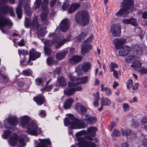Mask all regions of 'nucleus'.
<instances>
[{"label": "nucleus", "mask_w": 147, "mask_h": 147, "mask_svg": "<svg viewBox=\"0 0 147 147\" xmlns=\"http://www.w3.org/2000/svg\"><path fill=\"white\" fill-rule=\"evenodd\" d=\"M122 3V7L116 13V15L118 17L121 16L125 17L129 13V9L130 6L133 5L134 2L131 0H123Z\"/></svg>", "instance_id": "3"}, {"label": "nucleus", "mask_w": 147, "mask_h": 147, "mask_svg": "<svg viewBox=\"0 0 147 147\" xmlns=\"http://www.w3.org/2000/svg\"><path fill=\"white\" fill-rule=\"evenodd\" d=\"M49 2L48 0H43L42 4V8L43 11H47Z\"/></svg>", "instance_id": "41"}, {"label": "nucleus", "mask_w": 147, "mask_h": 147, "mask_svg": "<svg viewBox=\"0 0 147 147\" xmlns=\"http://www.w3.org/2000/svg\"><path fill=\"white\" fill-rule=\"evenodd\" d=\"M86 131L84 130H82L80 131H79L76 134V136L77 137H78L77 140H78V138L81 137H79V136L85 134H86Z\"/></svg>", "instance_id": "49"}, {"label": "nucleus", "mask_w": 147, "mask_h": 147, "mask_svg": "<svg viewBox=\"0 0 147 147\" xmlns=\"http://www.w3.org/2000/svg\"><path fill=\"white\" fill-rule=\"evenodd\" d=\"M120 133L118 130L115 129L113 131L111 135L114 136H119L120 135Z\"/></svg>", "instance_id": "50"}, {"label": "nucleus", "mask_w": 147, "mask_h": 147, "mask_svg": "<svg viewBox=\"0 0 147 147\" xmlns=\"http://www.w3.org/2000/svg\"><path fill=\"white\" fill-rule=\"evenodd\" d=\"M113 42L114 44L116 49L119 48L120 47L125 43L126 42V40L125 38H115L113 40Z\"/></svg>", "instance_id": "14"}, {"label": "nucleus", "mask_w": 147, "mask_h": 147, "mask_svg": "<svg viewBox=\"0 0 147 147\" xmlns=\"http://www.w3.org/2000/svg\"><path fill=\"white\" fill-rule=\"evenodd\" d=\"M111 67H110L111 69V70L113 68L114 69V68H116L118 67L117 65L113 62H111Z\"/></svg>", "instance_id": "60"}, {"label": "nucleus", "mask_w": 147, "mask_h": 147, "mask_svg": "<svg viewBox=\"0 0 147 147\" xmlns=\"http://www.w3.org/2000/svg\"><path fill=\"white\" fill-rule=\"evenodd\" d=\"M68 87L64 90V92L65 94L69 96H71L75 93L76 91H80L82 90L81 86H77L74 82H68Z\"/></svg>", "instance_id": "5"}, {"label": "nucleus", "mask_w": 147, "mask_h": 147, "mask_svg": "<svg viewBox=\"0 0 147 147\" xmlns=\"http://www.w3.org/2000/svg\"><path fill=\"white\" fill-rule=\"evenodd\" d=\"M46 115V111L44 110H42L40 113L39 115L42 118L45 116Z\"/></svg>", "instance_id": "64"}, {"label": "nucleus", "mask_w": 147, "mask_h": 147, "mask_svg": "<svg viewBox=\"0 0 147 147\" xmlns=\"http://www.w3.org/2000/svg\"><path fill=\"white\" fill-rule=\"evenodd\" d=\"M18 138V136L17 134H12L9 140V144L12 146H16Z\"/></svg>", "instance_id": "18"}, {"label": "nucleus", "mask_w": 147, "mask_h": 147, "mask_svg": "<svg viewBox=\"0 0 147 147\" xmlns=\"http://www.w3.org/2000/svg\"><path fill=\"white\" fill-rule=\"evenodd\" d=\"M22 3L20 2L18 5V6L16 9V13L18 17L20 19L22 17V13L21 11Z\"/></svg>", "instance_id": "37"}, {"label": "nucleus", "mask_w": 147, "mask_h": 147, "mask_svg": "<svg viewBox=\"0 0 147 147\" xmlns=\"http://www.w3.org/2000/svg\"><path fill=\"white\" fill-rule=\"evenodd\" d=\"M53 85L52 84L48 86H46L45 89L47 91H49L53 88Z\"/></svg>", "instance_id": "59"}, {"label": "nucleus", "mask_w": 147, "mask_h": 147, "mask_svg": "<svg viewBox=\"0 0 147 147\" xmlns=\"http://www.w3.org/2000/svg\"><path fill=\"white\" fill-rule=\"evenodd\" d=\"M69 79L71 81H72V82H77V79L75 78L72 74H70L69 75Z\"/></svg>", "instance_id": "55"}, {"label": "nucleus", "mask_w": 147, "mask_h": 147, "mask_svg": "<svg viewBox=\"0 0 147 147\" xmlns=\"http://www.w3.org/2000/svg\"><path fill=\"white\" fill-rule=\"evenodd\" d=\"M130 24L134 26H137L138 25L137 19L134 18H130Z\"/></svg>", "instance_id": "44"}, {"label": "nucleus", "mask_w": 147, "mask_h": 147, "mask_svg": "<svg viewBox=\"0 0 147 147\" xmlns=\"http://www.w3.org/2000/svg\"><path fill=\"white\" fill-rule=\"evenodd\" d=\"M101 90L102 91H105L107 95H110L112 93L111 89L107 87H104V85L103 84L101 85Z\"/></svg>", "instance_id": "38"}, {"label": "nucleus", "mask_w": 147, "mask_h": 147, "mask_svg": "<svg viewBox=\"0 0 147 147\" xmlns=\"http://www.w3.org/2000/svg\"><path fill=\"white\" fill-rule=\"evenodd\" d=\"M133 85V82L131 80H128L127 83V85L128 89L130 88Z\"/></svg>", "instance_id": "53"}, {"label": "nucleus", "mask_w": 147, "mask_h": 147, "mask_svg": "<svg viewBox=\"0 0 147 147\" xmlns=\"http://www.w3.org/2000/svg\"><path fill=\"white\" fill-rule=\"evenodd\" d=\"M74 101V100L72 98L66 99L63 104L64 108L65 109L70 108Z\"/></svg>", "instance_id": "31"}, {"label": "nucleus", "mask_w": 147, "mask_h": 147, "mask_svg": "<svg viewBox=\"0 0 147 147\" xmlns=\"http://www.w3.org/2000/svg\"><path fill=\"white\" fill-rule=\"evenodd\" d=\"M121 21L124 24H130V18L129 19H124L122 20Z\"/></svg>", "instance_id": "56"}, {"label": "nucleus", "mask_w": 147, "mask_h": 147, "mask_svg": "<svg viewBox=\"0 0 147 147\" xmlns=\"http://www.w3.org/2000/svg\"><path fill=\"white\" fill-rule=\"evenodd\" d=\"M67 53V51H64L61 52H58L56 54V59L58 60H61L65 58Z\"/></svg>", "instance_id": "24"}, {"label": "nucleus", "mask_w": 147, "mask_h": 147, "mask_svg": "<svg viewBox=\"0 0 147 147\" xmlns=\"http://www.w3.org/2000/svg\"><path fill=\"white\" fill-rule=\"evenodd\" d=\"M80 3H72L69 10H68V12L69 13H71L78 9L80 7Z\"/></svg>", "instance_id": "20"}, {"label": "nucleus", "mask_w": 147, "mask_h": 147, "mask_svg": "<svg viewBox=\"0 0 147 147\" xmlns=\"http://www.w3.org/2000/svg\"><path fill=\"white\" fill-rule=\"evenodd\" d=\"M88 123L92 124L95 123L96 122L97 119L95 117H88L86 119Z\"/></svg>", "instance_id": "39"}, {"label": "nucleus", "mask_w": 147, "mask_h": 147, "mask_svg": "<svg viewBox=\"0 0 147 147\" xmlns=\"http://www.w3.org/2000/svg\"><path fill=\"white\" fill-rule=\"evenodd\" d=\"M41 53L36 51L34 49H32L30 52L29 59L28 61V64L31 60H35L36 59L40 57Z\"/></svg>", "instance_id": "13"}, {"label": "nucleus", "mask_w": 147, "mask_h": 147, "mask_svg": "<svg viewBox=\"0 0 147 147\" xmlns=\"http://www.w3.org/2000/svg\"><path fill=\"white\" fill-rule=\"evenodd\" d=\"M93 36H90L84 42V43L86 42H89L92 41L93 39Z\"/></svg>", "instance_id": "61"}, {"label": "nucleus", "mask_w": 147, "mask_h": 147, "mask_svg": "<svg viewBox=\"0 0 147 147\" xmlns=\"http://www.w3.org/2000/svg\"><path fill=\"white\" fill-rule=\"evenodd\" d=\"M76 109L82 115H84L87 111V108L82 104L77 103L75 105Z\"/></svg>", "instance_id": "15"}, {"label": "nucleus", "mask_w": 147, "mask_h": 147, "mask_svg": "<svg viewBox=\"0 0 147 147\" xmlns=\"http://www.w3.org/2000/svg\"><path fill=\"white\" fill-rule=\"evenodd\" d=\"M81 57L78 56H76L73 57L70 59L69 61L71 64H75L79 62L81 59Z\"/></svg>", "instance_id": "34"}, {"label": "nucleus", "mask_w": 147, "mask_h": 147, "mask_svg": "<svg viewBox=\"0 0 147 147\" xmlns=\"http://www.w3.org/2000/svg\"><path fill=\"white\" fill-rule=\"evenodd\" d=\"M23 74L25 76H29L30 75V73L27 70H24L22 72Z\"/></svg>", "instance_id": "62"}, {"label": "nucleus", "mask_w": 147, "mask_h": 147, "mask_svg": "<svg viewBox=\"0 0 147 147\" xmlns=\"http://www.w3.org/2000/svg\"><path fill=\"white\" fill-rule=\"evenodd\" d=\"M12 25L13 24L9 19L0 16V29L3 33H6V30L10 28Z\"/></svg>", "instance_id": "6"}, {"label": "nucleus", "mask_w": 147, "mask_h": 147, "mask_svg": "<svg viewBox=\"0 0 147 147\" xmlns=\"http://www.w3.org/2000/svg\"><path fill=\"white\" fill-rule=\"evenodd\" d=\"M101 105L103 106H109L111 104V101L108 98H104L102 97L100 100Z\"/></svg>", "instance_id": "33"}, {"label": "nucleus", "mask_w": 147, "mask_h": 147, "mask_svg": "<svg viewBox=\"0 0 147 147\" xmlns=\"http://www.w3.org/2000/svg\"><path fill=\"white\" fill-rule=\"evenodd\" d=\"M123 108L125 111H127L129 108V106L127 103H124L123 105Z\"/></svg>", "instance_id": "57"}, {"label": "nucleus", "mask_w": 147, "mask_h": 147, "mask_svg": "<svg viewBox=\"0 0 147 147\" xmlns=\"http://www.w3.org/2000/svg\"><path fill=\"white\" fill-rule=\"evenodd\" d=\"M88 79V78L87 76L81 78H77V82H74V83L76 84V86L80 84H84L87 82Z\"/></svg>", "instance_id": "19"}, {"label": "nucleus", "mask_w": 147, "mask_h": 147, "mask_svg": "<svg viewBox=\"0 0 147 147\" xmlns=\"http://www.w3.org/2000/svg\"><path fill=\"white\" fill-rule=\"evenodd\" d=\"M34 100L38 105H41L44 103L45 99L42 96H39L34 98Z\"/></svg>", "instance_id": "27"}, {"label": "nucleus", "mask_w": 147, "mask_h": 147, "mask_svg": "<svg viewBox=\"0 0 147 147\" xmlns=\"http://www.w3.org/2000/svg\"><path fill=\"white\" fill-rule=\"evenodd\" d=\"M80 3H72L69 10H68V12L69 13H71L78 9L80 7Z\"/></svg>", "instance_id": "21"}, {"label": "nucleus", "mask_w": 147, "mask_h": 147, "mask_svg": "<svg viewBox=\"0 0 147 147\" xmlns=\"http://www.w3.org/2000/svg\"><path fill=\"white\" fill-rule=\"evenodd\" d=\"M69 20L67 18L63 19L60 24V29L64 32L67 31L70 26Z\"/></svg>", "instance_id": "12"}, {"label": "nucleus", "mask_w": 147, "mask_h": 147, "mask_svg": "<svg viewBox=\"0 0 147 147\" xmlns=\"http://www.w3.org/2000/svg\"><path fill=\"white\" fill-rule=\"evenodd\" d=\"M121 132L124 136H126L127 137L131 136V138L135 136V135L134 132H132L128 129H122Z\"/></svg>", "instance_id": "26"}, {"label": "nucleus", "mask_w": 147, "mask_h": 147, "mask_svg": "<svg viewBox=\"0 0 147 147\" xmlns=\"http://www.w3.org/2000/svg\"><path fill=\"white\" fill-rule=\"evenodd\" d=\"M92 45L90 44H86L81 47V52L82 54L84 55L88 52L92 48Z\"/></svg>", "instance_id": "22"}, {"label": "nucleus", "mask_w": 147, "mask_h": 147, "mask_svg": "<svg viewBox=\"0 0 147 147\" xmlns=\"http://www.w3.org/2000/svg\"><path fill=\"white\" fill-rule=\"evenodd\" d=\"M91 64L88 62L84 63L82 65V70L84 72H87L91 67Z\"/></svg>", "instance_id": "36"}, {"label": "nucleus", "mask_w": 147, "mask_h": 147, "mask_svg": "<svg viewBox=\"0 0 147 147\" xmlns=\"http://www.w3.org/2000/svg\"><path fill=\"white\" fill-rule=\"evenodd\" d=\"M69 5V3L68 2H65L63 4L62 8L63 11L66 10Z\"/></svg>", "instance_id": "51"}, {"label": "nucleus", "mask_w": 147, "mask_h": 147, "mask_svg": "<svg viewBox=\"0 0 147 147\" xmlns=\"http://www.w3.org/2000/svg\"><path fill=\"white\" fill-rule=\"evenodd\" d=\"M88 14L86 11H78L75 16V20L79 25L85 26L89 22Z\"/></svg>", "instance_id": "4"}, {"label": "nucleus", "mask_w": 147, "mask_h": 147, "mask_svg": "<svg viewBox=\"0 0 147 147\" xmlns=\"http://www.w3.org/2000/svg\"><path fill=\"white\" fill-rule=\"evenodd\" d=\"M9 8L7 5L1 4L0 3V13L1 14H5L8 13Z\"/></svg>", "instance_id": "29"}, {"label": "nucleus", "mask_w": 147, "mask_h": 147, "mask_svg": "<svg viewBox=\"0 0 147 147\" xmlns=\"http://www.w3.org/2000/svg\"><path fill=\"white\" fill-rule=\"evenodd\" d=\"M133 126L135 127H137L138 126L139 123L138 121H134L133 122Z\"/></svg>", "instance_id": "63"}, {"label": "nucleus", "mask_w": 147, "mask_h": 147, "mask_svg": "<svg viewBox=\"0 0 147 147\" xmlns=\"http://www.w3.org/2000/svg\"><path fill=\"white\" fill-rule=\"evenodd\" d=\"M70 39V37L69 36L65 39H63L62 40H60L59 41L58 40V42H58V43L57 45V44L56 45V48L57 49L60 47L61 46L63 45L65 42L69 41Z\"/></svg>", "instance_id": "32"}, {"label": "nucleus", "mask_w": 147, "mask_h": 147, "mask_svg": "<svg viewBox=\"0 0 147 147\" xmlns=\"http://www.w3.org/2000/svg\"><path fill=\"white\" fill-rule=\"evenodd\" d=\"M30 9V7L29 5L28 4L26 5L24 7V10L26 14L28 16L31 15V11Z\"/></svg>", "instance_id": "43"}, {"label": "nucleus", "mask_w": 147, "mask_h": 147, "mask_svg": "<svg viewBox=\"0 0 147 147\" xmlns=\"http://www.w3.org/2000/svg\"><path fill=\"white\" fill-rule=\"evenodd\" d=\"M67 82V80L64 77L61 76L57 79L56 85L64 86L66 85Z\"/></svg>", "instance_id": "23"}, {"label": "nucleus", "mask_w": 147, "mask_h": 147, "mask_svg": "<svg viewBox=\"0 0 147 147\" xmlns=\"http://www.w3.org/2000/svg\"><path fill=\"white\" fill-rule=\"evenodd\" d=\"M131 52V48L127 45H125L119 48L118 52V55L121 56H125L130 54Z\"/></svg>", "instance_id": "11"}, {"label": "nucleus", "mask_w": 147, "mask_h": 147, "mask_svg": "<svg viewBox=\"0 0 147 147\" xmlns=\"http://www.w3.org/2000/svg\"><path fill=\"white\" fill-rule=\"evenodd\" d=\"M78 143L76 145L81 147H96L95 144L91 142H88L85 140L83 137H79L78 138Z\"/></svg>", "instance_id": "8"}, {"label": "nucleus", "mask_w": 147, "mask_h": 147, "mask_svg": "<svg viewBox=\"0 0 147 147\" xmlns=\"http://www.w3.org/2000/svg\"><path fill=\"white\" fill-rule=\"evenodd\" d=\"M44 50L45 55H50L51 54L52 51L50 48L44 47Z\"/></svg>", "instance_id": "46"}, {"label": "nucleus", "mask_w": 147, "mask_h": 147, "mask_svg": "<svg viewBox=\"0 0 147 147\" xmlns=\"http://www.w3.org/2000/svg\"><path fill=\"white\" fill-rule=\"evenodd\" d=\"M30 118L27 116H24L20 117V124L23 128H24L29 122Z\"/></svg>", "instance_id": "17"}, {"label": "nucleus", "mask_w": 147, "mask_h": 147, "mask_svg": "<svg viewBox=\"0 0 147 147\" xmlns=\"http://www.w3.org/2000/svg\"><path fill=\"white\" fill-rule=\"evenodd\" d=\"M27 132L30 134L37 136L41 132L40 129L38 127L37 124L34 121L31 122L27 127Z\"/></svg>", "instance_id": "7"}, {"label": "nucleus", "mask_w": 147, "mask_h": 147, "mask_svg": "<svg viewBox=\"0 0 147 147\" xmlns=\"http://www.w3.org/2000/svg\"><path fill=\"white\" fill-rule=\"evenodd\" d=\"M48 12V10H47V11H43V13L40 15L41 21L47 25L49 23L47 20Z\"/></svg>", "instance_id": "25"}, {"label": "nucleus", "mask_w": 147, "mask_h": 147, "mask_svg": "<svg viewBox=\"0 0 147 147\" xmlns=\"http://www.w3.org/2000/svg\"><path fill=\"white\" fill-rule=\"evenodd\" d=\"M19 142L22 146H19L18 147H23L22 146H24L26 145V144L24 143V139L23 138H20L19 139Z\"/></svg>", "instance_id": "52"}, {"label": "nucleus", "mask_w": 147, "mask_h": 147, "mask_svg": "<svg viewBox=\"0 0 147 147\" xmlns=\"http://www.w3.org/2000/svg\"><path fill=\"white\" fill-rule=\"evenodd\" d=\"M67 116L71 120L67 118H65L64 121V125L67 126L70 125L71 129H79L85 128V123L81 120H78L76 118L74 115L71 114H68Z\"/></svg>", "instance_id": "1"}, {"label": "nucleus", "mask_w": 147, "mask_h": 147, "mask_svg": "<svg viewBox=\"0 0 147 147\" xmlns=\"http://www.w3.org/2000/svg\"><path fill=\"white\" fill-rule=\"evenodd\" d=\"M42 0H36L35 2L34 7L35 9L39 8L41 4Z\"/></svg>", "instance_id": "47"}, {"label": "nucleus", "mask_w": 147, "mask_h": 147, "mask_svg": "<svg viewBox=\"0 0 147 147\" xmlns=\"http://www.w3.org/2000/svg\"><path fill=\"white\" fill-rule=\"evenodd\" d=\"M88 35L87 32L85 31L82 32L78 36L76 37L74 39V41L76 42H80L87 37Z\"/></svg>", "instance_id": "16"}, {"label": "nucleus", "mask_w": 147, "mask_h": 147, "mask_svg": "<svg viewBox=\"0 0 147 147\" xmlns=\"http://www.w3.org/2000/svg\"><path fill=\"white\" fill-rule=\"evenodd\" d=\"M47 63L49 65H51L53 64L58 63L57 61L56 60H54L52 57H48L47 60Z\"/></svg>", "instance_id": "40"}, {"label": "nucleus", "mask_w": 147, "mask_h": 147, "mask_svg": "<svg viewBox=\"0 0 147 147\" xmlns=\"http://www.w3.org/2000/svg\"><path fill=\"white\" fill-rule=\"evenodd\" d=\"M49 36L50 37H53V40H54V39L56 41L57 40V41H58V39L57 38L55 34L54 33H51L49 35Z\"/></svg>", "instance_id": "54"}, {"label": "nucleus", "mask_w": 147, "mask_h": 147, "mask_svg": "<svg viewBox=\"0 0 147 147\" xmlns=\"http://www.w3.org/2000/svg\"><path fill=\"white\" fill-rule=\"evenodd\" d=\"M58 42V41H57V40L56 41L54 39L53 41L46 40L44 42V44L45 45V47H51L53 46V45H56Z\"/></svg>", "instance_id": "35"}, {"label": "nucleus", "mask_w": 147, "mask_h": 147, "mask_svg": "<svg viewBox=\"0 0 147 147\" xmlns=\"http://www.w3.org/2000/svg\"><path fill=\"white\" fill-rule=\"evenodd\" d=\"M121 25L118 24H113L111 27V32L114 37L120 35L121 32Z\"/></svg>", "instance_id": "10"}, {"label": "nucleus", "mask_w": 147, "mask_h": 147, "mask_svg": "<svg viewBox=\"0 0 147 147\" xmlns=\"http://www.w3.org/2000/svg\"><path fill=\"white\" fill-rule=\"evenodd\" d=\"M111 71H113V74L114 77L115 78L117 79L119 78V73L120 74V72L119 71H117L114 69L113 68L111 70Z\"/></svg>", "instance_id": "45"}, {"label": "nucleus", "mask_w": 147, "mask_h": 147, "mask_svg": "<svg viewBox=\"0 0 147 147\" xmlns=\"http://www.w3.org/2000/svg\"><path fill=\"white\" fill-rule=\"evenodd\" d=\"M132 48L134 53L132 55L134 59H135V58L136 57L139 58L142 55L144 51L142 47L139 45H133L132 46Z\"/></svg>", "instance_id": "9"}, {"label": "nucleus", "mask_w": 147, "mask_h": 147, "mask_svg": "<svg viewBox=\"0 0 147 147\" xmlns=\"http://www.w3.org/2000/svg\"><path fill=\"white\" fill-rule=\"evenodd\" d=\"M7 121L10 125L12 126H15L18 123V120L16 117L11 116L9 117Z\"/></svg>", "instance_id": "28"}, {"label": "nucleus", "mask_w": 147, "mask_h": 147, "mask_svg": "<svg viewBox=\"0 0 147 147\" xmlns=\"http://www.w3.org/2000/svg\"><path fill=\"white\" fill-rule=\"evenodd\" d=\"M11 132L9 130H5L4 132L3 135H2V136L5 139H7L9 135L11 134Z\"/></svg>", "instance_id": "48"}, {"label": "nucleus", "mask_w": 147, "mask_h": 147, "mask_svg": "<svg viewBox=\"0 0 147 147\" xmlns=\"http://www.w3.org/2000/svg\"><path fill=\"white\" fill-rule=\"evenodd\" d=\"M35 82L37 85H39L41 84L42 81L40 78H38L36 79Z\"/></svg>", "instance_id": "58"}, {"label": "nucleus", "mask_w": 147, "mask_h": 147, "mask_svg": "<svg viewBox=\"0 0 147 147\" xmlns=\"http://www.w3.org/2000/svg\"><path fill=\"white\" fill-rule=\"evenodd\" d=\"M26 19L24 26L26 28H28L31 26L34 28L37 29V34L38 36H42L44 35V34L42 32V28L38 21L37 16H35L33 18L31 23H30V20L29 18H26Z\"/></svg>", "instance_id": "2"}, {"label": "nucleus", "mask_w": 147, "mask_h": 147, "mask_svg": "<svg viewBox=\"0 0 147 147\" xmlns=\"http://www.w3.org/2000/svg\"><path fill=\"white\" fill-rule=\"evenodd\" d=\"M134 65V69L136 70H138L139 68L141 67V63L139 61H136L133 62Z\"/></svg>", "instance_id": "42"}, {"label": "nucleus", "mask_w": 147, "mask_h": 147, "mask_svg": "<svg viewBox=\"0 0 147 147\" xmlns=\"http://www.w3.org/2000/svg\"><path fill=\"white\" fill-rule=\"evenodd\" d=\"M87 132L88 134L91 135L92 136L94 137L95 136L96 132L97 130V128L96 127H90L87 128Z\"/></svg>", "instance_id": "30"}]
</instances>
